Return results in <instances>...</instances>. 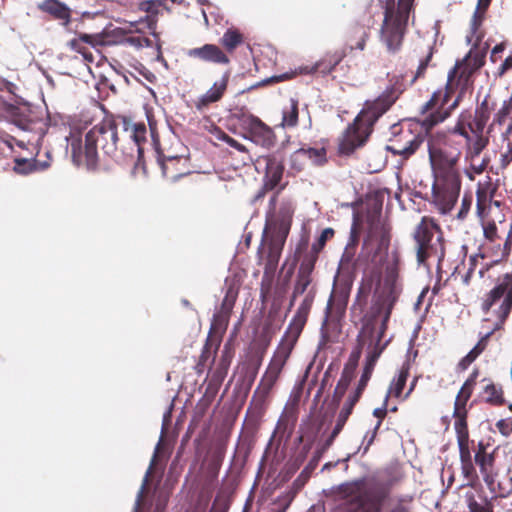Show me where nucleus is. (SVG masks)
Listing matches in <instances>:
<instances>
[{"mask_svg": "<svg viewBox=\"0 0 512 512\" xmlns=\"http://www.w3.org/2000/svg\"><path fill=\"white\" fill-rule=\"evenodd\" d=\"M66 140L71 148L73 161L77 165L85 161L88 169H94L98 162V148L115 161H121L117 151L119 141L117 125L113 120H103L85 134L71 132Z\"/></svg>", "mask_w": 512, "mask_h": 512, "instance_id": "1", "label": "nucleus"}, {"mask_svg": "<svg viewBox=\"0 0 512 512\" xmlns=\"http://www.w3.org/2000/svg\"><path fill=\"white\" fill-rule=\"evenodd\" d=\"M397 97L395 90L389 88L374 101H366L353 123L349 124L343 133L339 143L340 154L351 155L364 145L375 122L391 107Z\"/></svg>", "mask_w": 512, "mask_h": 512, "instance_id": "2", "label": "nucleus"}, {"mask_svg": "<svg viewBox=\"0 0 512 512\" xmlns=\"http://www.w3.org/2000/svg\"><path fill=\"white\" fill-rule=\"evenodd\" d=\"M346 512H382L390 498V489L382 483L366 485L365 478L344 482L336 487Z\"/></svg>", "mask_w": 512, "mask_h": 512, "instance_id": "3", "label": "nucleus"}, {"mask_svg": "<svg viewBox=\"0 0 512 512\" xmlns=\"http://www.w3.org/2000/svg\"><path fill=\"white\" fill-rule=\"evenodd\" d=\"M315 299V293L310 290L300 303L291 319L279 345L277 346L267 368L281 374L291 352L307 322L308 315Z\"/></svg>", "mask_w": 512, "mask_h": 512, "instance_id": "4", "label": "nucleus"}, {"mask_svg": "<svg viewBox=\"0 0 512 512\" xmlns=\"http://www.w3.org/2000/svg\"><path fill=\"white\" fill-rule=\"evenodd\" d=\"M399 263L398 255L393 254L391 260L388 261L385 267L383 290L378 297L377 303L373 307L374 318L383 314L381 321L383 329H386L394 304L402 290L399 281Z\"/></svg>", "mask_w": 512, "mask_h": 512, "instance_id": "5", "label": "nucleus"}, {"mask_svg": "<svg viewBox=\"0 0 512 512\" xmlns=\"http://www.w3.org/2000/svg\"><path fill=\"white\" fill-rule=\"evenodd\" d=\"M416 243V258L418 265H425L427 259L436 258L440 263L445 255L442 237L437 232L436 226L426 223L424 220L417 226L414 232Z\"/></svg>", "mask_w": 512, "mask_h": 512, "instance_id": "6", "label": "nucleus"}, {"mask_svg": "<svg viewBox=\"0 0 512 512\" xmlns=\"http://www.w3.org/2000/svg\"><path fill=\"white\" fill-rule=\"evenodd\" d=\"M386 329H383L382 326H380L379 330L377 331L375 343H373V346L370 348L368 355L366 357V363L363 368L360 380L358 382L359 386L361 388H366L368 381L371 378L373 369L375 367V364L380 357L382 351L384 350V346H380L381 339L384 335ZM361 334L369 335L372 338V342L374 341V334H375V326L374 323L371 320H368L362 328Z\"/></svg>", "mask_w": 512, "mask_h": 512, "instance_id": "7", "label": "nucleus"}, {"mask_svg": "<svg viewBox=\"0 0 512 512\" xmlns=\"http://www.w3.org/2000/svg\"><path fill=\"white\" fill-rule=\"evenodd\" d=\"M504 298L498 315L501 322L508 317L512 309V274H506L501 283L496 285L489 293L488 298L484 301L482 309L485 313L501 298Z\"/></svg>", "mask_w": 512, "mask_h": 512, "instance_id": "8", "label": "nucleus"}, {"mask_svg": "<svg viewBox=\"0 0 512 512\" xmlns=\"http://www.w3.org/2000/svg\"><path fill=\"white\" fill-rule=\"evenodd\" d=\"M170 419H171V411L168 410L163 415L161 435H160L159 441L157 442V444L155 446L154 453L151 458L150 465L145 473L142 485L138 491L133 512L139 511V508H140V505H141V502L143 499V495L145 493L146 487L148 485L149 477H150L153 469L158 465V462L160 460H162V459L166 460L169 457V452L167 451L166 443L164 442V435H165V432L167 429V425L170 422Z\"/></svg>", "mask_w": 512, "mask_h": 512, "instance_id": "9", "label": "nucleus"}, {"mask_svg": "<svg viewBox=\"0 0 512 512\" xmlns=\"http://www.w3.org/2000/svg\"><path fill=\"white\" fill-rule=\"evenodd\" d=\"M413 2L414 0H398L394 30L391 34L384 30L385 45L390 52H396L400 48Z\"/></svg>", "mask_w": 512, "mask_h": 512, "instance_id": "10", "label": "nucleus"}, {"mask_svg": "<svg viewBox=\"0 0 512 512\" xmlns=\"http://www.w3.org/2000/svg\"><path fill=\"white\" fill-rule=\"evenodd\" d=\"M488 45H486L485 49L481 52H476L473 54L472 50L462 59L458 60L454 66V68L448 73V84L447 86L453 82V80L457 77L458 70L461 71V75L467 74L469 75L474 70L479 69L484 64V59L486 56V49Z\"/></svg>", "mask_w": 512, "mask_h": 512, "instance_id": "11", "label": "nucleus"}, {"mask_svg": "<svg viewBox=\"0 0 512 512\" xmlns=\"http://www.w3.org/2000/svg\"><path fill=\"white\" fill-rule=\"evenodd\" d=\"M163 5V0H146L140 3V10L148 13L147 16L141 18L139 21L131 22V27L135 29V31H140L138 25H145L154 37H158L156 32L157 26V15L159 12V8Z\"/></svg>", "mask_w": 512, "mask_h": 512, "instance_id": "12", "label": "nucleus"}, {"mask_svg": "<svg viewBox=\"0 0 512 512\" xmlns=\"http://www.w3.org/2000/svg\"><path fill=\"white\" fill-rule=\"evenodd\" d=\"M186 55L190 58L200 59L204 62L215 64H228L229 58L214 44H205L201 47L189 49Z\"/></svg>", "mask_w": 512, "mask_h": 512, "instance_id": "13", "label": "nucleus"}, {"mask_svg": "<svg viewBox=\"0 0 512 512\" xmlns=\"http://www.w3.org/2000/svg\"><path fill=\"white\" fill-rule=\"evenodd\" d=\"M265 161V177L264 187L272 190L280 184L284 172L282 160L277 155H269L264 158Z\"/></svg>", "mask_w": 512, "mask_h": 512, "instance_id": "14", "label": "nucleus"}, {"mask_svg": "<svg viewBox=\"0 0 512 512\" xmlns=\"http://www.w3.org/2000/svg\"><path fill=\"white\" fill-rule=\"evenodd\" d=\"M242 137L265 149H270L275 145L273 130L262 120L248 134H243Z\"/></svg>", "mask_w": 512, "mask_h": 512, "instance_id": "15", "label": "nucleus"}, {"mask_svg": "<svg viewBox=\"0 0 512 512\" xmlns=\"http://www.w3.org/2000/svg\"><path fill=\"white\" fill-rule=\"evenodd\" d=\"M229 77L230 73L225 72L220 80L216 81L205 94L199 97L198 101L196 102V107L198 110H201L203 107L217 102L222 98L225 90L227 89Z\"/></svg>", "mask_w": 512, "mask_h": 512, "instance_id": "16", "label": "nucleus"}, {"mask_svg": "<svg viewBox=\"0 0 512 512\" xmlns=\"http://www.w3.org/2000/svg\"><path fill=\"white\" fill-rule=\"evenodd\" d=\"M342 58L343 53L341 52L328 54L324 58L316 62L313 66H305L301 68V73L313 74L319 72L323 75H327L334 70V68L341 62Z\"/></svg>", "mask_w": 512, "mask_h": 512, "instance_id": "17", "label": "nucleus"}, {"mask_svg": "<svg viewBox=\"0 0 512 512\" xmlns=\"http://www.w3.org/2000/svg\"><path fill=\"white\" fill-rule=\"evenodd\" d=\"M39 8L51 14L54 18L63 21V25L67 26L70 23V9L69 7L58 0H45L39 5Z\"/></svg>", "mask_w": 512, "mask_h": 512, "instance_id": "18", "label": "nucleus"}, {"mask_svg": "<svg viewBox=\"0 0 512 512\" xmlns=\"http://www.w3.org/2000/svg\"><path fill=\"white\" fill-rule=\"evenodd\" d=\"M353 379V370H348L345 368L341 374L340 379L337 382L336 388L334 390L332 401H331V413L329 417L335 413L342 397L344 396L347 388L349 387L351 381Z\"/></svg>", "mask_w": 512, "mask_h": 512, "instance_id": "19", "label": "nucleus"}, {"mask_svg": "<svg viewBox=\"0 0 512 512\" xmlns=\"http://www.w3.org/2000/svg\"><path fill=\"white\" fill-rule=\"evenodd\" d=\"M423 141L424 140L420 136H413L405 144L396 143L393 145H386V150L394 155H399L406 160L417 151Z\"/></svg>", "mask_w": 512, "mask_h": 512, "instance_id": "20", "label": "nucleus"}, {"mask_svg": "<svg viewBox=\"0 0 512 512\" xmlns=\"http://www.w3.org/2000/svg\"><path fill=\"white\" fill-rule=\"evenodd\" d=\"M410 370V364L408 361H406L401 369L399 370V373L396 378H393V380L390 383L389 389L385 395V402H388V399L390 396L399 398L402 395V391L405 387L408 375Z\"/></svg>", "mask_w": 512, "mask_h": 512, "instance_id": "21", "label": "nucleus"}, {"mask_svg": "<svg viewBox=\"0 0 512 512\" xmlns=\"http://www.w3.org/2000/svg\"><path fill=\"white\" fill-rule=\"evenodd\" d=\"M427 147L429 158L433 166L437 165L440 168H445L453 165L456 162L455 157L447 155L440 149L436 148L438 146L431 140H428Z\"/></svg>", "mask_w": 512, "mask_h": 512, "instance_id": "22", "label": "nucleus"}, {"mask_svg": "<svg viewBox=\"0 0 512 512\" xmlns=\"http://www.w3.org/2000/svg\"><path fill=\"white\" fill-rule=\"evenodd\" d=\"M237 297V292L233 288H229L221 303L220 310L214 314V320L219 323L227 324L230 313L234 307Z\"/></svg>", "mask_w": 512, "mask_h": 512, "instance_id": "23", "label": "nucleus"}, {"mask_svg": "<svg viewBox=\"0 0 512 512\" xmlns=\"http://www.w3.org/2000/svg\"><path fill=\"white\" fill-rule=\"evenodd\" d=\"M279 376V374L267 368L255 390V395L258 394L261 398H266L276 384Z\"/></svg>", "mask_w": 512, "mask_h": 512, "instance_id": "24", "label": "nucleus"}, {"mask_svg": "<svg viewBox=\"0 0 512 512\" xmlns=\"http://www.w3.org/2000/svg\"><path fill=\"white\" fill-rule=\"evenodd\" d=\"M385 2V11H384V19L383 25L381 28V40L385 43V35L384 30H386L389 34L394 30V25L396 21V10H395V0H384Z\"/></svg>", "mask_w": 512, "mask_h": 512, "instance_id": "25", "label": "nucleus"}, {"mask_svg": "<svg viewBox=\"0 0 512 512\" xmlns=\"http://www.w3.org/2000/svg\"><path fill=\"white\" fill-rule=\"evenodd\" d=\"M458 102H459V97H457L446 108V110L444 112L437 111L436 113L430 114L428 117H426L423 120V123H422L423 127H425V129L428 130V129L432 128L433 126H435L436 124L443 122L450 115L451 110H453L458 105Z\"/></svg>", "mask_w": 512, "mask_h": 512, "instance_id": "26", "label": "nucleus"}, {"mask_svg": "<svg viewBox=\"0 0 512 512\" xmlns=\"http://www.w3.org/2000/svg\"><path fill=\"white\" fill-rule=\"evenodd\" d=\"M313 250H314L313 253L306 255L302 259L299 269H298V272H297L298 276H301L304 278H312L311 275L315 268V263L317 261L318 249L316 247V244L313 245Z\"/></svg>", "mask_w": 512, "mask_h": 512, "instance_id": "27", "label": "nucleus"}, {"mask_svg": "<svg viewBox=\"0 0 512 512\" xmlns=\"http://www.w3.org/2000/svg\"><path fill=\"white\" fill-rule=\"evenodd\" d=\"M491 335V333H487L484 338H482L469 352L466 356H464L459 362V367L462 370H465L469 367V365L475 361V359L483 352L485 349V341Z\"/></svg>", "mask_w": 512, "mask_h": 512, "instance_id": "28", "label": "nucleus"}, {"mask_svg": "<svg viewBox=\"0 0 512 512\" xmlns=\"http://www.w3.org/2000/svg\"><path fill=\"white\" fill-rule=\"evenodd\" d=\"M233 117L237 119L240 127L245 131L244 134H248L261 120L260 118L240 110L239 112H235Z\"/></svg>", "mask_w": 512, "mask_h": 512, "instance_id": "29", "label": "nucleus"}, {"mask_svg": "<svg viewBox=\"0 0 512 512\" xmlns=\"http://www.w3.org/2000/svg\"><path fill=\"white\" fill-rule=\"evenodd\" d=\"M298 122V101L291 98L290 106L283 110L282 125L285 127H294Z\"/></svg>", "mask_w": 512, "mask_h": 512, "instance_id": "30", "label": "nucleus"}, {"mask_svg": "<svg viewBox=\"0 0 512 512\" xmlns=\"http://www.w3.org/2000/svg\"><path fill=\"white\" fill-rule=\"evenodd\" d=\"M242 41L240 32L231 28L227 29L221 38V43L228 51H233Z\"/></svg>", "mask_w": 512, "mask_h": 512, "instance_id": "31", "label": "nucleus"}, {"mask_svg": "<svg viewBox=\"0 0 512 512\" xmlns=\"http://www.w3.org/2000/svg\"><path fill=\"white\" fill-rule=\"evenodd\" d=\"M476 376H477V372H474L465 381L464 385L462 386V388L460 389V391H459V393L457 395L456 402H455V406L456 407L459 404H462L463 406L466 404V401L469 399V397H470V395L472 393V388L475 385Z\"/></svg>", "mask_w": 512, "mask_h": 512, "instance_id": "32", "label": "nucleus"}, {"mask_svg": "<svg viewBox=\"0 0 512 512\" xmlns=\"http://www.w3.org/2000/svg\"><path fill=\"white\" fill-rule=\"evenodd\" d=\"M80 42L87 43V44L91 45L92 47H96V46L102 44L101 39L99 38L98 35H91V34L81 33V34H79L78 38L72 39L69 42V45H70V47L72 49L77 50V51L80 52V48H79V43Z\"/></svg>", "mask_w": 512, "mask_h": 512, "instance_id": "33", "label": "nucleus"}, {"mask_svg": "<svg viewBox=\"0 0 512 512\" xmlns=\"http://www.w3.org/2000/svg\"><path fill=\"white\" fill-rule=\"evenodd\" d=\"M336 320L332 313V299L330 298L326 307V315L321 327V339L318 344V349H321L329 341V336L325 331V327L332 321Z\"/></svg>", "mask_w": 512, "mask_h": 512, "instance_id": "34", "label": "nucleus"}, {"mask_svg": "<svg viewBox=\"0 0 512 512\" xmlns=\"http://www.w3.org/2000/svg\"><path fill=\"white\" fill-rule=\"evenodd\" d=\"M15 166L14 170L18 174L26 175L34 170H36L37 162L34 159L27 158H15L14 160Z\"/></svg>", "mask_w": 512, "mask_h": 512, "instance_id": "35", "label": "nucleus"}, {"mask_svg": "<svg viewBox=\"0 0 512 512\" xmlns=\"http://www.w3.org/2000/svg\"><path fill=\"white\" fill-rule=\"evenodd\" d=\"M484 393L487 395L485 401L490 404H502L503 397L502 393L493 383H488L484 387Z\"/></svg>", "mask_w": 512, "mask_h": 512, "instance_id": "36", "label": "nucleus"}, {"mask_svg": "<svg viewBox=\"0 0 512 512\" xmlns=\"http://www.w3.org/2000/svg\"><path fill=\"white\" fill-rule=\"evenodd\" d=\"M458 446L460 453L461 463H468L470 465L471 453L468 447V433L465 432L462 436H458Z\"/></svg>", "mask_w": 512, "mask_h": 512, "instance_id": "37", "label": "nucleus"}, {"mask_svg": "<svg viewBox=\"0 0 512 512\" xmlns=\"http://www.w3.org/2000/svg\"><path fill=\"white\" fill-rule=\"evenodd\" d=\"M288 234V227L285 224L281 225V232L278 239L271 243L270 245V256L278 257L280 255L282 246L285 242L286 236Z\"/></svg>", "mask_w": 512, "mask_h": 512, "instance_id": "38", "label": "nucleus"}, {"mask_svg": "<svg viewBox=\"0 0 512 512\" xmlns=\"http://www.w3.org/2000/svg\"><path fill=\"white\" fill-rule=\"evenodd\" d=\"M485 12L476 9L470 25V35H467L466 40L467 43H471L473 36L477 33L479 27L481 26L484 19Z\"/></svg>", "mask_w": 512, "mask_h": 512, "instance_id": "39", "label": "nucleus"}, {"mask_svg": "<svg viewBox=\"0 0 512 512\" xmlns=\"http://www.w3.org/2000/svg\"><path fill=\"white\" fill-rule=\"evenodd\" d=\"M304 159H305V149L301 148L297 151H295L290 156V168L295 171L299 172L304 167Z\"/></svg>", "mask_w": 512, "mask_h": 512, "instance_id": "40", "label": "nucleus"}, {"mask_svg": "<svg viewBox=\"0 0 512 512\" xmlns=\"http://www.w3.org/2000/svg\"><path fill=\"white\" fill-rule=\"evenodd\" d=\"M346 422H347V420L342 419L340 417H337L336 424H335L333 430L331 431L330 435L325 440L324 449L329 448L333 444L335 438L342 431V429H343L344 425L346 424Z\"/></svg>", "mask_w": 512, "mask_h": 512, "instance_id": "41", "label": "nucleus"}, {"mask_svg": "<svg viewBox=\"0 0 512 512\" xmlns=\"http://www.w3.org/2000/svg\"><path fill=\"white\" fill-rule=\"evenodd\" d=\"M484 257L483 254H474L469 257V267L465 275L462 277V281L465 285H468L470 282V279L474 273V270L476 268V265L479 261V259H482Z\"/></svg>", "mask_w": 512, "mask_h": 512, "instance_id": "42", "label": "nucleus"}, {"mask_svg": "<svg viewBox=\"0 0 512 512\" xmlns=\"http://www.w3.org/2000/svg\"><path fill=\"white\" fill-rule=\"evenodd\" d=\"M312 278H304L301 276H296L295 284L293 287V292L295 295H302L307 290L308 286L311 284Z\"/></svg>", "mask_w": 512, "mask_h": 512, "instance_id": "43", "label": "nucleus"}, {"mask_svg": "<svg viewBox=\"0 0 512 512\" xmlns=\"http://www.w3.org/2000/svg\"><path fill=\"white\" fill-rule=\"evenodd\" d=\"M359 238H360V230H359L356 220H354L350 227L349 239H348L346 246L356 249V246L359 242Z\"/></svg>", "mask_w": 512, "mask_h": 512, "instance_id": "44", "label": "nucleus"}, {"mask_svg": "<svg viewBox=\"0 0 512 512\" xmlns=\"http://www.w3.org/2000/svg\"><path fill=\"white\" fill-rule=\"evenodd\" d=\"M305 158H309L315 163H322L325 160V151L316 148L305 149Z\"/></svg>", "mask_w": 512, "mask_h": 512, "instance_id": "45", "label": "nucleus"}, {"mask_svg": "<svg viewBox=\"0 0 512 512\" xmlns=\"http://www.w3.org/2000/svg\"><path fill=\"white\" fill-rule=\"evenodd\" d=\"M127 43L136 48L152 47L153 43L147 37L132 36L126 39Z\"/></svg>", "mask_w": 512, "mask_h": 512, "instance_id": "46", "label": "nucleus"}, {"mask_svg": "<svg viewBox=\"0 0 512 512\" xmlns=\"http://www.w3.org/2000/svg\"><path fill=\"white\" fill-rule=\"evenodd\" d=\"M146 133L145 126H135L133 135L131 136L133 138L134 146L137 147L138 153H141V147H140V141L144 140Z\"/></svg>", "mask_w": 512, "mask_h": 512, "instance_id": "47", "label": "nucleus"}, {"mask_svg": "<svg viewBox=\"0 0 512 512\" xmlns=\"http://www.w3.org/2000/svg\"><path fill=\"white\" fill-rule=\"evenodd\" d=\"M368 293H369L368 289L361 286L358 290L355 303L353 304V308L358 306L360 308V310H362L364 308V306L366 305Z\"/></svg>", "mask_w": 512, "mask_h": 512, "instance_id": "48", "label": "nucleus"}, {"mask_svg": "<svg viewBox=\"0 0 512 512\" xmlns=\"http://www.w3.org/2000/svg\"><path fill=\"white\" fill-rule=\"evenodd\" d=\"M219 139L225 142L230 147L235 148L239 152L247 151L246 147L243 144L239 143L237 140H235L234 138L225 133L221 137H219Z\"/></svg>", "mask_w": 512, "mask_h": 512, "instance_id": "49", "label": "nucleus"}, {"mask_svg": "<svg viewBox=\"0 0 512 512\" xmlns=\"http://www.w3.org/2000/svg\"><path fill=\"white\" fill-rule=\"evenodd\" d=\"M471 204H472L471 197H466V196L463 197L462 203H461V208L457 214L458 219H464L467 216V214L470 210Z\"/></svg>", "mask_w": 512, "mask_h": 512, "instance_id": "50", "label": "nucleus"}, {"mask_svg": "<svg viewBox=\"0 0 512 512\" xmlns=\"http://www.w3.org/2000/svg\"><path fill=\"white\" fill-rule=\"evenodd\" d=\"M14 123L24 131H32L34 129V122L28 118L20 117L14 120Z\"/></svg>", "mask_w": 512, "mask_h": 512, "instance_id": "51", "label": "nucleus"}, {"mask_svg": "<svg viewBox=\"0 0 512 512\" xmlns=\"http://www.w3.org/2000/svg\"><path fill=\"white\" fill-rule=\"evenodd\" d=\"M496 427L499 429L502 435L509 436L510 431L512 430V422L505 419H500L496 423Z\"/></svg>", "mask_w": 512, "mask_h": 512, "instance_id": "52", "label": "nucleus"}, {"mask_svg": "<svg viewBox=\"0 0 512 512\" xmlns=\"http://www.w3.org/2000/svg\"><path fill=\"white\" fill-rule=\"evenodd\" d=\"M441 97H442V92H441V91H439V92H434V93H433V95H432V97H431V99L423 105V107H422V113H425V112H427L428 110H430L431 108H433V107L437 104L438 100H439Z\"/></svg>", "mask_w": 512, "mask_h": 512, "instance_id": "53", "label": "nucleus"}, {"mask_svg": "<svg viewBox=\"0 0 512 512\" xmlns=\"http://www.w3.org/2000/svg\"><path fill=\"white\" fill-rule=\"evenodd\" d=\"M355 253H356V249L345 246L340 263L341 264L350 263L353 260Z\"/></svg>", "mask_w": 512, "mask_h": 512, "instance_id": "54", "label": "nucleus"}, {"mask_svg": "<svg viewBox=\"0 0 512 512\" xmlns=\"http://www.w3.org/2000/svg\"><path fill=\"white\" fill-rule=\"evenodd\" d=\"M354 404H352V401H347L344 403L341 411L339 412L338 414V417L342 418V419H345V420H348L349 416L351 415L352 413V410L354 408Z\"/></svg>", "mask_w": 512, "mask_h": 512, "instance_id": "55", "label": "nucleus"}, {"mask_svg": "<svg viewBox=\"0 0 512 512\" xmlns=\"http://www.w3.org/2000/svg\"><path fill=\"white\" fill-rule=\"evenodd\" d=\"M476 118H477V126L478 128L482 129L488 118H489V115H488V112L486 110H484L483 108L481 110H476Z\"/></svg>", "mask_w": 512, "mask_h": 512, "instance_id": "56", "label": "nucleus"}, {"mask_svg": "<svg viewBox=\"0 0 512 512\" xmlns=\"http://www.w3.org/2000/svg\"><path fill=\"white\" fill-rule=\"evenodd\" d=\"M137 71L142 77H144L145 80H147L150 83H153L156 80V76L154 75V73H152L143 65H140V67L137 68Z\"/></svg>", "mask_w": 512, "mask_h": 512, "instance_id": "57", "label": "nucleus"}, {"mask_svg": "<svg viewBox=\"0 0 512 512\" xmlns=\"http://www.w3.org/2000/svg\"><path fill=\"white\" fill-rule=\"evenodd\" d=\"M334 230L332 228H325L320 237L318 238V246L319 248H322L325 245V242L327 239L331 236H333Z\"/></svg>", "mask_w": 512, "mask_h": 512, "instance_id": "58", "label": "nucleus"}, {"mask_svg": "<svg viewBox=\"0 0 512 512\" xmlns=\"http://www.w3.org/2000/svg\"><path fill=\"white\" fill-rule=\"evenodd\" d=\"M381 425V421H378L373 429V432L371 433L370 436L366 435L364 437V440L367 441V444L364 448V453L368 450L369 446L373 443L374 439H375V436L377 434V430L379 429Z\"/></svg>", "mask_w": 512, "mask_h": 512, "instance_id": "59", "label": "nucleus"}, {"mask_svg": "<svg viewBox=\"0 0 512 512\" xmlns=\"http://www.w3.org/2000/svg\"><path fill=\"white\" fill-rule=\"evenodd\" d=\"M387 403L388 402H383V405L381 407H378V408H375L374 411H373V415L378 418L379 420L378 421H381L382 422V419L386 416V413H387Z\"/></svg>", "mask_w": 512, "mask_h": 512, "instance_id": "60", "label": "nucleus"}, {"mask_svg": "<svg viewBox=\"0 0 512 512\" xmlns=\"http://www.w3.org/2000/svg\"><path fill=\"white\" fill-rule=\"evenodd\" d=\"M431 56H432V53L430 52L425 59L420 61L418 69H417L416 77H420L424 73V71L426 70L428 63L431 59Z\"/></svg>", "mask_w": 512, "mask_h": 512, "instance_id": "61", "label": "nucleus"}, {"mask_svg": "<svg viewBox=\"0 0 512 512\" xmlns=\"http://www.w3.org/2000/svg\"><path fill=\"white\" fill-rule=\"evenodd\" d=\"M367 38H368V33L365 30H363L359 41H357V43L355 45L351 46V49L363 50L365 48Z\"/></svg>", "mask_w": 512, "mask_h": 512, "instance_id": "62", "label": "nucleus"}, {"mask_svg": "<svg viewBox=\"0 0 512 512\" xmlns=\"http://www.w3.org/2000/svg\"><path fill=\"white\" fill-rule=\"evenodd\" d=\"M364 389L365 388H361V386H359V384H358L356 390L354 391L353 394H351L348 397L347 401H352V404L355 405L358 402V400H359L362 392L364 391Z\"/></svg>", "mask_w": 512, "mask_h": 512, "instance_id": "63", "label": "nucleus"}, {"mask_svg": "<svg viewBox=\"0 0 512 512\" xmlns=\"http://www.w3.org/2000/svg\"><path fill=\"white\" fill-rule=\"evenodd\" d=\"M474 458L475 462L479 465L481 471L483 472L485 469L487 456L483 453H476Z\"/></svg>", "mask_w": 512, "mask_h": 512, "instance_id": "64", "label": "nucleus"}]
</instances>
